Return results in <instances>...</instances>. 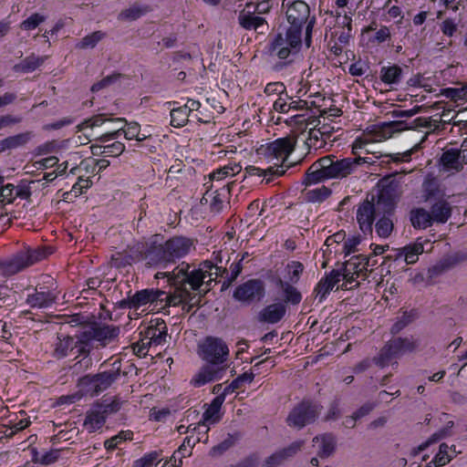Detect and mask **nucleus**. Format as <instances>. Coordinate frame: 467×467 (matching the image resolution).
Listing matches in <instances>:
<instances>
[{
    "instance_id": "nucleus-1",
    "label": "nucleus",
    "mask_w": 467,
    "mask_h": 467,
    "mask_svg": "<svg viewBox=\"0 0 467 467\" xmlns=\"http://www.w3.org/2000/svg\"><path fill=\"white\" fill-rule=\"evenodd\" d=\"M198 355L206 364L192 379V384L200 388L221 379L225 370L223 364L229 358L227 344L221 337L207 336L198 344Z\"/></svg>"
},
{
    "instance_id": "nucleus-2",
    "label": "nucleus",
    "mask_w": 467,
    "mask_h": 467,
    "mask_svg": "<svg viewBox=\"0 0 467 467\" xmlns=\"http://www.w3.org/2000/svg\"><path fill=\"white\" fill-rule=\"evenodd\" d=\"M214 265L205 261L199 267L182 262L169 273L168 281L174 288L170 304L173 306L186 303L191 298L190 290H198L207 276H212Z\"/></svg>"
},
{
    "instance_id": "nucleus-3",
    "label": "nucleus",
    "mask_w": 467,
    "mask_h": 467,
    "mask_svg": "<svg viewBox=\"0 0 467 467\" xmlns=\"http://www.w3.org/2000/svg\"><path fill=\"white\" fill-rule=\"evenodd\" d=\"M384 178L381 188L370 199L367 196L357 210V221L364 234L372 233V225L377 215L390 213L398 198V183Z\"/></svg>"
},
{
    "instance_id": "nucleus-4",
    "label": "nucleus",
    "mask_w": 467,
    "mask_h": 467,
    "mask_svg": "<svg viewBox=\"0 0 467 467\" xmlns=\"http://www.w3.org/2000/svg\"><path fill=\"white\" fill-rule=\"evenodd\" d=\"M367 162L365 158H338L327 155L314 162L306 174V183H316L327 180H342L352 174L357 167Z\"/></svg>"
},
{
    "instance_id": "nucleus-5",
    "label": "nucleus",
    "mask_w": 467,
    "mask_h": 467,
    "mask_svg": "<svg viewBox=\"0 0 467 467\" xmlns=\"http://www.w3.org/2000/svg\"><path fill=\"white\" fill-rule=\"evenodd\" d=\"M256 153L267 162H272L273 167L283 170L284 175L292 167V161H289V156L292 154V136L287 135L261 144L256 149Z\"/></svg>"
},
{
    "instance_id": "nucleus-6",
    "label": "nucleus",
    "mask_w": 467,
    "mask_h": 467,
    "mask_svg": "<svg viewBox=\"0 0 467 467\" xmlns=\"http://www.w3.org/2000/svg\"><path fill=\"white\" fill-rule=\"evenodd\" d=\"M140 252V262L147 268H166L170 265L163 236L152 235L145 241H137Z\"/></svg>"
},
{
    "instance_id": "nucleus-7",
    "label": "nucleus",
    "mask_w": 467,
    "mask_h": 467,
    "mask_svg": "<svg viewBox=\"0 0 467 467\" xmlns=\"http://www.w3.org/2000/svg\"><path fill=\"white\" fill-rule=\"evenodd\" d=\"M50 254L51 251H47L46 247L20 251L2 263V270L7 275H16L25 268L46 259Z\"/></svg>"
},
{
    "instance_id": "nucleus-8",
    "label": "nucleus",
    "mask_w": 467,
    "mask_h": 467,
    "mask_svg": "<svg viewBox=\"0 0 467 467\" xmlns=\"http://www.w3.org/2000/svg\"><path fill=\"white\" fill-rule=\"evenodd\" d=\"M283 5L287 8L285 15L290 26L285 28V34L278 32L265 47L267 55L281 60L286 59L292 52V15L289 14L292 0H284Z\"/></svg>"
},
{
    "instance_id": "nucleus-9",
    "label": "nucleus",
    "mask_w": 467,
    "mask_h": 467,
    "mask_svg": "<svg viewBox=\"0 0 467 467\" xmlns=\"http://www.w3.org/2000/svg\"><path fill=\"white\" fill-rule=\"evenodd\" d=\"M171 294L159 288H145L137 291L133 296L123 299L120 306L129 309H139L146 305L172 306L170 304Z\"/></svg>"
},
{
    "instance_id": "nucleus-10",
    "label": "nucleus",
    "mask_w": 467,
    "mask_h": 467,
    "mask_svg": "<svg viewBox=\"0 0 467 467\" xmlns=\"http://www.w3.org/2000/svg\"><path fill=\"white\" fill-rule=\"evenodd\" d=\"M310 9L303 1H294V48L301 44L302 26L306 25L305 42L307 47L311 45V35L315 17L309 19Z\"/></svg>"
},
{
    "instance_id": "nucleus-11",
    "label": "nucleus",
    "mask_w": 467,
    "mask_h": 467,
    "mask_svg": "<svg viewBox=\"0 0 467 467\" xmlns=\"http://www.w3.org/2000/svg\"><path fill=\"white\" fill-rule=\"evenodd\" d=\"M113 122L121 124V126L115 130L100 135L99 140L102 142L118 140L121 135L127 140H136L138 142L151 140V135L141 132L140 125L137 121H128L125 118H116Z\"/></svg>"
},
{
    "instance_id": "nucleus-12",
    "label": "nucleus",
    "mask_w": 467,
    "mask_h": 467,
    "mask_svg": "<svg viewBox=\"0 0 467 467\" xmlns=\"http://www.w3.org/2000/svg\"><path fill=\"white\" fill-rule=\"evenodd\" d=\"M265 296V285L259 278L248 279L235 287L233 297L235 301L251 305L261 301Z\"/></svg>"
},
{
    "instance_id": "nucleus-13",
    "label": "nucleus",
    "mask_w": 467,
    "mask_h": 467,
    "mask_svg": "<svg viewBox=\"0 0 467 467\" xmlns=\"http://www.w3.org/2000/svg\"><path fill=\"white\" fill-rule=\"evenodd\" d=\"M56 288V283L53 280L38 284L33 293L27 294L26 302L33 308H48L57 299Z\"/></svg>"
},
{
    "instance_id": "nucleus-14",
    "label": "nucleus",
    "mask_w": 467,
    "mask_h": 467,
    "mask_svg": "<svg viewBox=\"0 0 467 467\" xmlns=\"http://www.w3.org/2000/svg\"><path fill=\"white\" fill-rule=\"evenodd\" d=\"M170 265L185 257L194 248V240L183 235H173L164 241Z\"/></svg>"
},
{
    "instance_id": "nucleus-15",
    "label": "nucleus",
    "mask_w": 467,
    "mask_h": 467,
    "mask_svg": "<svg viewBox=\"0 0 467 467\" xmlns=\"http://www.w3.org/2000/svg\"><path fill=\"white\" fill-rule=\"evenodd\" d=\"M208 189L202 198V202L209 203V209L212 213L218 214L223 212L225 204L228 203L231 194L229 183L219 186L214 191Z\"/></svg>"
},
{
    "instance_id": "nucleus-16",
    "label": "nucleus",
    "mask_w": 467,
    "mask_h": 467,
    "mask_svg": "<svg viewBox=\"0 0 467 467\" xmlns=\"http://www.w3.org/2000/svg\"><path fill=\"white\" fill-rule=\"evenodd\" d=\"M31 196V187L26 181L17 185L7 183L0 188V202L5 204L13 203L16 199L26 200Z\"/></svg>"
},
{
    "instance_id": "nucleus-17",
    "label": "nucleus",
    "mask_w": 467,
    "mask_h": 467,
    "mask_svg": "<svg viewBox=\"0 0 467 467\" xmlns=\"http://www.w3.org/2000/svg\"><path fill=\"white\" fill-rule=\"evenodd\" d=\"M440 162L443 171L458 172L467 163V149L462 146L461 150H447L442 153Z\"/></svg>"
},
{
    "instance_id": "nucleus-18",
    "label": "nucleus",
    "mask_w": 467,
    "mask_h": 467,
    "mask_svg": "<svg viewBox=\"0 0 467 467\" xmlns=\"http://www.w3.org/2000/svg\"><path fill=\"white\" fill-rule=\"evenodd\" d=\"M439 120H431L423 118H418L411 123L414 126H410L409 123H407L406 120L398 119L384 123L383 131L389 134L390 136L394 132L402 131L405 130L412 129L414 127H425L432 130H436L439 128Z\"/></svg>"
},
{
    "instance_id": "nucleus-19",
    "label": "nucleus",
    "mask_w": 467,
    "mask_h": 467,
    "mask_svg": "<svg viewBox=\"0 0 467 467\" xmlns=\"http://www.w3.org/2000/svg\"><path fill=\"white\" fill-rule=\"evenodd\" d=\"M318 408L310 401H302L294 409V426L301 429L316 420Z\"/></svg>"
},
{
    "instance_id": "nucleus-20",
    "label": "nucleus",
    "mask_w": 467,
    "mask_h": 467,
    "mask_svg": "<svg viewBox=\"0 0 467 467\" xmlns=\"http://www.w3.org/2000/svg\"><path fill=\"white\" fill-rule=\"evenodd\" d=\"M139 248L140 246H138L137 241H135L128 244L123 251L113 254L111 255L113 265L117 268H124L133 264L141 263V254Z\"/></svg>"
},
{
    "instance_id": "nucleus-21",
    "label": "nucleus",
    "mask_w": 467,
    "mask_h": 467,
    "mask_svg": "<svg viewBox=\"0 0 467 467\" xmlns=\"http://www.w3.org/2000/svg\"><path fill=\"white\" fill-rule=\"evenodd\" d=\"M144 338L148 339L147 345L159 346L165 342L167 337V326L162 319H156L140 332Z\"/></svg>"
},
{
    "instance_id": "nucleus-22",
    "label": "nucleus",
    "mask_w": 467,
    "mask_h": 467,
    "mask_svg": "<svg viewBox=\"0 0 467 467\" xmlns=\"http://www.w3.org/2000/svg\"><path fill=\"white\" fill-rule=\"evenodd\" d=\"M247 254V253H244L238 261L232 263L230 265V272L226 268H222L217 265H214V275L216 276L224 277V281L222 285V290L228 288L242 273L243 261Z\"/></svg>"
},
{
    "instance_id": "nucleus-23",
    "label": "nucleus",
    "mask_w": 467,
    "mask_h": 467,
    "mask_svg": "<svg viewBox=\"0 0 467 467\" xmlns=\"http://www.w3.org/2000/svg\"><path fill=\"white\" fill-rule=\"evenodd\" d=\"M95 403L88 411L84 420V427L88 432H96L106 423L107 418Z\"/></svg>"
},
{
    "instance_id": "nucleus-24",
    "label": "nucleus",
    "mask_w": 467,
    "mask_h": 467,
    "mask_svg": "<svg viewBox=\"0 0 467 467\" xmlns=\"http://www.w3.org/2000/svg\"><path fill=\"white\" fill-rule=\"evenodd\" d=\"M285 314V307L282 303L271 304L264 307L259 313V319L269 324L280 321Z\"/></svg>"
},
{
    "instance_id": "nucleus-25",
    "label": "nucleus",
    "mask_w": 467,
    "mask_h": 467,
    "mask_svg": "<svg viewBox=\"0 0 467 467\" xmlns=\"http://www.w3.org/2000/svg\"><path fill=\"white\" fill-rule=\"evenodd\" d=\"M424 252V244L420 238L417 239L413 244H410L404 246L399 254L396 259L403 257L404 261L408 264H414L418 261L419 255Z\"/></svg>"
},
{
    "instance_id": "nucleus-26",
    "label": "nucleus",
    "mask_w": 467,
    "mask_h": 467,
    "mask_svg": "<svg viewBox=\"0 0 467 467\" xmlns=\"http://www.w3.org/2000/svg\"><path fill=\"white\" fill-rule=\"evenodd\" d=\"M46 60L44 57H38L31 54L22 59L19 63L13 66V71L16 73H32L40 67Z\"/></svg>"
},
{
    "instance_id": "nucleus-27",
    "label": "nucleus",
    "mask_w": 467,
    "mask_h": 467,
    "mask_svg": "<svg viewBox=\"0 0 467 467\" xmlns=\"http://www.w3.org/2000/svg\"><path fill=\"white\" fill-rule=\"evenodd\" d=\"M266 91H276L279 97L274 102L273 108L278 113H287L292 109V102H287V99L283 97L285 87L282 83H273L266 86Z\"/></svg>"
},
{
    "instance_id": "nucleus-28",
    "label": "nucleus",
    "mask_w": 467,
    "mask_h": 467,
    "mask_svg": "<svg viewBox=\"0 0 467 467\" xmlns=\"http://www.w3.org/2000/svg\"><path fill=\"white\" fill-rule=\"evenodd\" d=\"M245 172L249 176H258L263 177L265 181V183L268 184L272 182L275 179L283 175V170L277 169L275 167H268L266 169H262L260 167H256L254 165H249L245 168Z\"/></svg>"
},
{
    "instance_id": "nucleus-29",
    "label": "nucleus",
    "mask_w": 467,
    "mask_h": 467,
    "mask_svg": "<svg viewBox=\"0 0 467 467\" xmlns=\"http://www.w3.org/2000/svg\"><path fill=\"white\" fill-rule=\"evenodd\" d=\"M92 334L95 341L105 343L107 340L110 341L118 337L119 328L115 326L95 324Z\"/></svg>"
},
{
    "instance_id": "nucleus-30",
    "label": "nucleus",
    "mask_w": 467,
    "mask_h": 467,
    "mask_svg": "<svg viewBox=\"0 0 467 467\" xmlns=\"http://www.w3.org/2000/svg\"><path fill=\"white\" fill-rule=\"evenodd\" d=\"M238 22L240 26L246 30H258L266 24L265 18L244 11L239 14Z\"/></svg>"
},
{
    "instance_id": "nucleus-31",
    "label": "nucleus",
    "mask_w": 467,
    "mask_h": 467,
    "mask_svg": "<svg viewBox=\"0 0 467 467\" xmlns=\"http://www.w3.org/2000/svg\"><path fill=\"white\" fill-rule=\"evenodd\" d=\"M313 441L316 442H321L318 451V455L321 458H327L334 453L337 446V440L335 435H333L332 433H325L317 436L314 438Z\"/></svg>"
},
{
    "instance_id": "nucleus-32",
    "label": "nucleus",
    "mask_w": 467,
    "mask_h": 467,
    "mask_svg": "<svg viewBox=\"0 0 467 467\" xmlns=\"http://www.w3.org/2000/svg\"><path fill=\"white\" fill-rule=\"evenodd\" d=\"M430 213L433 222L443 223L451 217V207L446 201L440 200L431 206Z\"/></svg>"
},
{
    "instance_id": "nucleus-33",
    "label": "nucleus",
    "mask_w": 467,
    "mask_h": 467,
    "mask_svg": "<svg viewBox=\"0 0 467 467\" xmlns=\"http://www.w3.org/2000/svg\"><path fill=\"white\" fill-rule=\"evenodd\" d=\"M465 259H467V257L463 254H455L445 257L431 267L429 269V273L431 274V276L439 275Z\"/></svg>"
},
{
    "instance_id": "nucleus-34",
    "label": "nucleus",
    "mask_w": 467,
    "mask_h": 467,
    "mask_svg": "<svg viewBox=\"0 0 467 467\" xmlns=\"http://www.w3.org/2000/svg\"><path fill=\"white\" fill-rule=\"evenodd\" d=\"M19 413L23 416L22 418L14 414V416L9 419L7 429L4 432L6 437H13L16 432L25 430L30 425L31 421L27 417H26V412L24 410H20Z\"/></svg>"
},
{
    "instance_id": "nucleus-35",
    "label": "nucleus",
    "mask_w": 467,
    "mask_h": 467,
    "mask_svg": "<svg viewBox=\"0 0 467 467\" xmlns=\"http://www.w3.org/2000/svg\"><path fill=\"white\" fill-rule=\"evenodd\" d=\"M93 376L95 383L97 384L98 387L97 389H99V393H101L102 391L109 388L111 384L118 379V378L119 377V370H107L94 374Z\"/></svg>"
},
{
    "instance_id": "nucleus-36",
    "label": "nucleus",
    "mask_w": 467,
    "mask_h": 467,
    "mask_svg": "<svg viewBox=\"0 0 467 467\" xmlns=\"http://www.w3.org/2000/svg\"><path fill=\"white\" fill-rule=\"evenodd\" d=\"M224 400H225L223 395H217L216 397H214L211 401L209 407L205 410V411L202 414L203 420L211 421L213 423L219 421L221 419L219 412Z\"/></svg>"
},
{
    "instance_id": "nucleus-37",
    "label": "nucleus",
    "mask_w": 467,
    "mask_h": 467,
    "mask_svg": "<svg viewBox=\"0 0 467 467\" xmlns=\"http://www.w3.org/2000/svg\"><path fill=\"white\" fill-rule=\"evenodd\" d=\"M396 346L389 340L379 351L372 361L379 367L384 368L389 364L392 358L398 356Z\"/></svg>"
},
{
    "instance_id": "nucleus-38",
    "label": "nucleus",
    "mask_w": 467,
    "mask_h": 467,
    "mask_svg": "<svg viewBox=\"0 0 467 467\" xmlns=\"http://www.w3.org/2000/svg\"><path fill=\"white\" fill-rule=\"evenodd\" d=\"M242 171V166L238 163H229L214 170L210 173L209 177L212 182H220L227 177H233Z\"/></svg>"
},
{
    "instance_id": "nucleus-39",
    "label": "nucleus",
    "mask_w": 467,
    "mask_h": 467,
    "mask_svg": "<svg viewBox=\"0 0 467 467\" xmlns=\"http://www.w3.org/2000/svg\"><path fill=\"white\" fill-rule=\"evenodd\" d=\"M410 221L415 228L425 229L431 225L432 218L430 212L420 208L411 211Z\"/></svg>"
},
{
    "instance_id": "nucleus-40",
    "label": "nucleus",
    "mask_w": 467,
    "mask_h": 467,
    "mask_svg": "<svg viewBox=\"0 0 467 467\" xmlns=\"http://www.w3.org/2000/svg\"><path fill=\"white\" fill-rule=\"evenodd\" d=\"M150 10L148 5H133L122 10L118 18L119 20L134 21L146 15Z\"/></svg>"
},
{
    "instance_id": "nucleus-41",
    "label": "nucleus",
    "mask_w": 467,
    "mask_h": 467,
    "mask_svg": "<svg viewBox=\"0 0 467 467\" xmlns=\"http://www.w3.org/2000/svg\"><path fill=\"white\" fill-rule=\"evenodd\" d=\"M29 140L28 135L26 133H19L14 136H9L0 140V152H5L8 150L16 149L25 145Z\"/></svg>"
},
{
    "instance_id": "nucleus-42",
    "label": "nucleus",
    "mask_w": 467,
    "mask_h": 467,
    "mask_svg": "<svg viewBox=\"0 0 467 467\" xmlns=\"http://www.w3.org/2000/svg\"><path fill=\"white\" fill-rule=\"evenodd\" d=\"M133 435V431L130 430L120 431L118 434L110 437L109 439H107L104 441V448L108 451H113L118 448L119 444L126 441H132Z\"/></svg>"
},
{
    "instance_id": "nucleus-43",
    "label": "nucleus",
    "mask_w": 467,
    "mask_h": 467,
    "mask_svg": "<svg viewBox=\"0 0 467 467\" xmlns=\"http://www.w3.org/2000/svg\"><path fill=\"white\" fill-rule=\"evenodd\" d=\"M171 125L174 128H182L185 126L189 120L190 113L182 105L174 107L171 110Z\"/></svg>"
},
{
    "instance_id": "nucleus-44",
    "label": "nucleus",
    "mask_w": 467,
    "mask_h": 467,
    "mask_svg": "<svg viewBox=\"0 0 467 467\" xmlns=\"http://www.w3.org/2000/svg\"><path fill=\"white\" fill-rule=\"evenodd\" d=\"M292 456V445H288L285 448L273 453L265 462V467H277L284 460Z\"/></svg>"
},
{
    "instance_id": "nucleus-45",
    "label": "nucleus",
    "mask_w": 467,
    "mask_h": 467,
    "mask_svg": "<svg viewBox=\"0 0 467 467\" xmlns=\"http://www.w3.org/2000/svg\"><path fill=\"white\" fill-rule=\"evenodd\" d=\"M60 456L59 450L51 449L41 454H39L36 450L33 451V461L35 462H38L43 465H50L56 462Z\"/></svg>"
},
{
    "instance_id": "nucleus-46",
    "label": "nucleus",
    "mask_w": 467,
    "mask_h": 467,
    "mask_svg": "<svg viewBox=\"0 0 467 467\" xmlns=\"http://www.w3.org/2000/svg\"><path fill=\"white\" fill-rule=\"evenodd\" d=\"M161 462V452L152 451L135 460L131 467H153Z\"/></svg>"
},
{
    "instance_id": "nucleus-47",
    "label": "nucleus",
    "mask_w": 467,
    "mask_h": 467,
    "mask_svg": "<svg viewBox=\"0 0 467 467\" xmlns=\"http://www.w3.org/2000/svg\"><path fill=\"white\" fill-rule=\"evenodd\" d=\"M78 386L86 395L98 396L99 394V390L97 389L98 387L95 383L94 376L91 374L79 378Z\"/></svg>"
},
{
    "instance_id": "nucleus-48",
    "label": "nucleus",
    "mask_w": 467,
    "mask_h": 467,
    "mask_svg": "<svg viewBox=\"0 0 467 467\" xmlns=\"http://www.w3.org/2000/svg\"><path fill=\"white\" fill-rule=\"evenodd\" d=\"M106 36V33L102 31H94L85 36L76 47L80 49L94 48L99 41Z\"/></svg>"
},
{
    "instance_id": "nucleus-49",
    "label": "nucleus",
    "mask_w": 467,
    "mask_h": 467,
    "mask_svg": "<svg viewBox=\"0 0 467 467\" xmlns=\"http://www.w3.org/2000/svg\"><path fill=\"white\" fill-rule=\"evenodd\" d=\"M239 432L228 434V436L223 441H221L220 443L212 448L211 454L213 456L223 454L224 451H226L232 446H234V443L239 440Z\"/></svg>"
},
{
    "instance_id": "nucleus-50",
    "label": "nucleus",
    "mask_w": 467,
    "mask_h": 467,
    "mask_svg": "<svg viewBox=\"0 0 467 467\" xmlns=\"http://www.w3.org/2000/svg\"><path fill=\"white\" fill-rule=\"evenodd\" d=\"M402 69L397 65H393L389 67H382L381 69V80L387 84H393L399 82Z\"/></svg>"
},
{
    "instance_id": "nucleus-51",
    "label": "nucleus",
    "mask_w": 467,
    "mask_h": 467,
    "mask_svg": "<svg viewBox=\"0 0 467 467\" xmlns=\"http://www.w3.org/2000/svg\"><path fill=\"white\" fill-rule=\"evenodd\" d=\"M368 261L369 259L367 256H355L348 261L345 266L349 270L348 272L354 271L358 276L360 273L367 271Z\"/></svg>"
},
{
    "instance_id": "nucleus-52",
    "label": "nucleus",
    "mask_w": 467,
    "mask_h": 467,
    "mask_svg": "<svg viewBox=\"0 0 467 467\" xmlns=\"http://www.w3.org/2000/svg\"><path fill=\"white\" fill-rule=\"evenodd\" d=\"M311 118L308 109H306L304 114L294 115V134L308 133V126L310 123L307 120ZM313 121L311 122V124Z\"/></svg>"
},
{
    "instance_id": "nucleus-53",
    "label": "nucleus",
    "mask_w": 467,
    "mask_h": 467,
    "mask_svg": "<svg viewBox=\"0 0 467 467\" xmlns=\"http://www.w3.org/2000/svg\"><path fill=\"white\" fill-rule=\"evenodd\" d=\"M103 414L108 419V416L118 412L121 409L122 402L117 397H114L112 400H103L101 402L96 403Z\"/></svg>"
},
{
    "instance_id": "nucleus-54",
    "label": "nucleus",
    "mask_w": 467,
    "mask_h": 467,
    "mask_svg": "<svg viewBox=\"0 0 467 467\" xmlns=\"http://www.w3.org/2000/svg\"><path fill=\"white\" fill-rule=\"evenodd\" d=\"M382 215L383 216L376 223L375 228L379 236L387 238L392 233L394 224L393 222L386 216V214Z\"/></svg>"
},
{
    "instance_id": "nucleus-55",
    "label": "nucleus",
    "mask_w": 467,
    "mask_h": 467,
    "mask_svg": "<svg viewBox=\"0 0 467 467\" xmlns=\"http://www.w3.org/2000/svg\"><path fill=\"white\" fill-rule=\"evenodd\" d=\"M453 456L449 452V446L446 443H441L439 448L438 453L433 459L434 466H444L452 460Z\"/></svg>"
},
{
    "instance_id": "nucleus-56",
    "label": "nucleus",
    "mask_w": 467,
    "mask_h": 467,
    "mask_svg": "<svg viewBox=\"0 0 467 467\" xmlns=\"http://www.w3.org/2000/svg\"><path fill=\"white\" fill-rule=\"evenodd\" d=\"M46 21V16L38 13H34L25 19L20 27L23 30L30 31L36 29L40 24Z\"/></svg>"
},
{
    "instance_id": "nucleus-57",
    "label": "nucleus",
    "mask_w": 467,
    "mask_h": 467,
    "mask_svg": "<svg viewBox=\"0 0 467 467\" xmlns=\"http://www.w3.org/2000/svg\"><path fill=\"white\" fill-rule=\"evenodd\" d=\"M331 193V190L326 186H321L315 190L308 191L306 193V199L309 202H320L328 197Z\"/></svg>"
},
{
    "instance_id": "nucleus-58",
    "label": "nucleus",
    "mask_w": 467,
    "mask_h": 467,
    "mask_svg": "<svg viewBox=\"0 0 467 467\" xmlns=\"http://www.w3.org/2000/svg\"><path fill=\"white\" fill-rule=\"evenodd\" d=\"M104 143L105 157H118L125 150V145L121 141L113 140V142Z\"/></svg>"
},
{
    "instance_id": "nucleus-59",
    "label": "nucleus",
    "mask_w": 467,
    "mask_h": 467,
    "mask_svg": "<svg viewBox=\"0 0 467 467\" xmlns=\"http://www.w3.org/2000/svg\"><path fill=\"white\" fill-rule=\"evenodd\" d=\"M307 137L308 139V144L310 148H314L315 150H317L326 143L325 139H321V133L318 129H313L309 128Z\"/></svg>"
},
{
    "instance_id": "nucleus-60",
    "label": "nucleus",
    "mask_w": 467,
    "mask_h": 467,
    "mask_svg": "<svg viewBox=\"0 0 467 467\" xmlns=\"http://www.w3.org/2000/svg\"><path fill=\"white\" fill-rule=\"evenodd\" d=\"M391 341L393 345L396 346L395 349L397 350L398 355L407 351H412L416 347L415 343L409 338L397 337Z\"/></svg>"
},
{
    "instance_id": "nucleus-61",
    "label": "nucleus",
    "mask_w": 467,
    "mask_h": 467,
    "mask_svg": "<svg viewBox=\"0 0 467 467\" xmlns=\"http://www.w3.org/2000/svg\"><path fill=\"white\" fill-rule=\"evenodd\" d=\"M199 441V438H194L193 436H186L182 444L179 447L178 452L182 455V457L190 456L192 454V448Z\"/></svg>"
},
{
    "instance_id": "nucleus-62",
    "label": "nucleus",
    "mask_w": 467,
    "mask_h": 467,
    "mask_svg": "<svg viewBox=\"0 0 467 467\" xmlns=\"http://www.w3.org/2000/svg\"><path fill=\"white\" fill-rule=\"evenodd\" d=\"M332 289H333L332 285H331L328 277L326 275L324 278H322L318 282V284L315 289L316 297H319V301H322L323 298L326 296V295L328 294L329 291Z\"/></svg>"
},
{
    "instance_id": "nucleus-63",
    "label": "nucleus",
    "mask_w": 467,
    "mask_h": 467,
    "mask_svg": "<svg viewBox=\"0 0 467 467\" xmlns=\"http://www.w3.org/2000/svg\"><path fill=\"white\" fill-rule=\"evenodd\" d=\"M442 94L453 100L462 99L467 96V86L461 88H446Z\"/></svg>"
},
{
    "instance_id": "nucleus-64",
    "label": "nucleus",
    "mask_w": 467,
    "mask_h": 467,
    "mask_svg": "<svg viewBox=\"0 0 467 467\" xmlns=\"http://www.w3.org/2000/svg\"><path fill=\"white\" fill-rule=\"evenodd\" d=\"M108 120L113 122L114 119H107L104 114H98L85 120L84 124L87 127L95 128L102 126Z\"/></svg>"
}]
</instances>
